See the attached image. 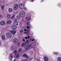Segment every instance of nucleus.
I'll use <instances>...</instances> for the list:
<instances>
[{
  "mask_svg": "<svg viewBox=\"0 0 61 61\" xmlns=\"http://www.w3.org/2000/svg\"><path fill=\"white\" fill-rule=\"evenodd\" d=\"M10 33L8 32L6 34V36L8 38H10L12 37V34L13 35H14L15 34L16 31L15 30H11L10 31Z\"/></svg>",
  "mask_w": 61,
  "mask_h": 61,
  "instance_id": "nucleus-1",
  "label": "nucleus"
},
{
  "mask_svg": "<svg viewBox=\"0 0 61 61\" xmlns=\"http://www.w3.org/2000/svg\"><path fill=\"white\" fill-rule=\"evenodd\" d=\"M19 15L20 17H23L25 15V12L24 11L20 12L19 14Z\"/></svg>",
  "mask_w": 61,
  "mask_h": 61,
  "instance_id": "nucleus-2",
  "label": "nucleus"
},
{
  "mask_svg": "<svg viewBox=\"0 0 61 61\" xmlns=\"http://www.w3.org/2000/svg\"><path fill=\"white\" fill-rule=\"evenodd\" d=\"M19 7L21 9H24L25 8L24 5L22 3H20L19 5Z\"/></svg>",
  "mask_w": 61,
  "mask_h": 61,
  "instance_id": "nucleus-3",
  "label": "nucleus"
},
{
  "mask_svg": "<svg viewBox=\"0 0 61 61\" xmlns=\"http://www.w3.org/2000/svg\"><path fill=\"white\" fill-rule=\"evenodd\" d=\"M18 5L17 4H15L14 7V10H16L18 8Z\"/></svg>",
  "mask_w": 61,
  "mask_h": 61,
  "instance_id": "nucleus-4",
  "label": "nucleus"
},
{
  "mask_svg": "<svg viewBox=\"0 0 61 61\" xmlns=\"http://www.w3.org/2000/svg\"><path fill=\"white\" fill-rule=\"evenodd\" d=\"M14 25L15 26H16L18 25V23L16 20H15L14 22Z\"/></svg>",
  "mask_w": 61,
  "mask_h": 61,
  "instance_id": "nucleus-5",
  "label": "nucleus"
},
{
  "mask_svg": "<svg viewBox=\"0 0 61 61\" xmlns=\"http://www.w3.org/2000/svg\"><path fill=\"white\" fill-rule=\"evenodd\" d=\"M0 25H5V22L4 21H1L0 22Z\"/></svg>",
  "mask_w": 61,
  "mask_h": 61,
  "instance_id": "nucleus-6",
  "label": "nucleus"
},
{
  "mask_svg": "<svg viewBox=\"0 0 61 61\" xmlns=\"http://www.w3.org/2000/svg\"><path fill=\"white\" fill-rule=\"evenodd\" d=\"M17 28L16 27L15 25H13L11 27V28L13 30H16Z\"/></svg>",
  "mask_w": 61,
  "mask_h": 61,
  "instance_id": "nucleus-7",
  "label": "nucleus"
},
{
  "mask_svg": "<svg viewBox=\"0 0 61 61\" xmlns=\"http://www.w3.org/2000/svg\"><path fill=\"white\" fill-rule=\"evenodd\" d=\"M13 10L12 8H10L8 9V12L9 13H12L13 12Z\"/></svg>",
  "mask_w": 61,
  "mask_h": 61,
  "instance_id": "nucleus-8",
  "label": "nucleus"
},
{
  "mask_svg": "<svg viewBox=\"0 0 61 61\" xmlns=\"http://www.w3.org/2000/svg\"><path fill=\"white\" fill-rule=\"evenodd\" d=\"M1 38L3 40H5V36L3 35L1 36Z\"/></svg>",
  "mask_w": 61,
  "mask_h": 61,
  "instance_id": "nucleus-9",
  "label": "nucleus"
},
{
  "mask_svg": "<svg viewBox=\"0 0 61 61\" xmlns=\"http://www.w3.org/2000/svg\"><path fill=\"white\" fill-rule=\"evenodd\" d=\"M11 23H12V21L11 20H10L7 21V25H10L11 24Z\"/></svg>",
  "mask_w": 61,
  "mask_h": 61,
  "instance_id": "nucleus-10",
  "label": "nucleus"
},
{
  "mask_svg": "<svg viewBox=\"0 0 61 61\" xmlns=\"http://www.w3.org/2000/svg\"><path fill=\"white\" fill-rule=\"evenodd\" d=\"M44 59L45 61H48V59L47 57L46 56H45L44 57Z\"/></svg>",
  "mask_w": 61,
  "mask_h": 61,
  "instance_id": "nucleus-11",
  "label": "nucleus"
},
{
  "mask_svg": "<svg viewBox=\"0 0 61 61\" xmlns=\"http://www.w3.org/2000/svg\"><path fill=\"white\" fill-rule=\"evenodd\" d=\"M18 41V40L17 39H15L13 40V42L15 44H16V43H17V42Z\"/></svg>",
  "mask_w": 61,
  "mask_h": 61,
  "instance_id": "nucleus-12",
  "label": "nucleus"
},
{
  "mask_svg": "<svg viewBox=\"0 0 61 61\" xmlns=\"http://www.w3.org/2000/svg\"><path fill=\"white\" fill-rule=\"evenodd\" d=\"M28 48L30 49L33 48V47L32 46V45L31 44L29 45L28 46Z\"/></svg>",
  "mask_w": 61,
  "mask_h": 61,
  "instance_id": "nucleus-13",
  "label": "nucleus"
},
{
  "mask_svg": "<svg viewBox=\"0 0 61 61\" xmlns=\"http://www.w3.org/2000/svg\"><path fill=\"white\" fill-rule=\"evenodd\" d=\"M6 17L7 18H10L11 17V15L10 14H8L7 15Z\"/></svg>",
  "mask_w": 61,
  "mask_h": 61,
  "instance_id": "nucleus-14",
  "label": "nucleus"
},
{
  "mask_svg": "<svg viewBox=\"0 0 61 61\" xmlns=\"http://www.w3.org/2000/svg\"><path fill=\"white\" fill-rule=\"evenodd\" d=\"M23 57H26L27 58H28V56H27V55H26L25 54H24L23 55Z\"/></svg>",
  "mask_w": 61,
  "mask_h": 61,
  "instance_id": "nucleus-15",
  "label": "nucleus"
},
{
  "mask_svg": "<svg viewBox=\"0 0 61 61\" xmlns=\"http://www.w3.org/2000/svg\"><path fill=\"white\" fill-rule=\"evenodd\" d=\"M58 61H61V58L60 57H58L57 58Z\"/></svg>",
  "mask_w": 61,
  "mask_h": 61,
  "instance_id": "nucleus-16",
  "label": "nucleus"
},
{
  "mask_svg": "<svg viewBox=\"0 0 61 61\" xmlns=\"http://www.w3.org/2000/svg\"><path fill=\"white\" fill-rule=\"evenodd\" d=\"M25 45H26V43H24L21 45V46L22 47L25 46Z\"/></svg>",
  "mask_w": 61,
  "mask_h": 61,
  "instance_id": "nucleus-17",
  "label": "nucleus"
},
{
  "mask_svg": "<svg viewBox=\"0 0 61 61\" xmlns=\"http://www.w3.org/2000/svg\"><path fill=\"white\" fill-rule=\"evenodd\" d=\"M19 53H18L17 55L16 58H18L19 57Z\"/></svg>",
  "mask_w": 61,
  "mask_h": 61,
  "instance_id": "nucleus-18",
  "label": "nucleus"
},
{
  "mask_svg": "<svg viewBox=\"0 0 61 61\" xmlns=\"http://www.w3.org/2000/svg\"><path fill=\"white\" fill-rule=\"evenodd\" d=\"M15 15H14L11 18V19H13V18H14L15 17Z\"/></svg>",
  "mask_w": 61,
  "mask_h": 61,
  "instance_id": "nucleus-19",
  "label": "nucleus"
},
{
  "mask_svg": "<svg viewBox=\"0 0 61 61\" xmlns=\"http://www.w3.org/2000/svg\"><path fill=\"white\" fill-rule=\"evenodd\" d=\"M4 5H2L1 6V7L2 9H4Z\"/></svg>",
  "mask_w": 61,
  "mask_h": 61,
  "instance_id": "nucleus-20",
  "label": "nucleus"
},
{
  "mask_svg": "<svg viewBox=\"0 0 61 61\" xmlns=\"http://www.w3.org/2000/svg\"><path fill=\"white\" fill-rule=\"evenodd\" d=\"M23 31H23L22 30H21L20 31V32L22 33H23Z\"/></svg>",
  "mask_w": 61,
  "mask_h": 61,
  "instance_id": "nucleus-21",
  "label": "nucleus"
},
{
  "mask_svg": "<svg viewBox=\"0 0 61 61\" xmlns=\"http://www.w3.org/2000/svg\"><path fill=\"white\" fill-rule=\"evenodd\" d=\"M9 57H11V58L13 57V56H12V54H11L10 55Z\"/></svg>",
  "mask_w": 61,
  "mask_h": 61,
  "instance_id": "nucleus-22",
  "label": "nucleus"
},
{
  "mask_svg": "<svg viewBox=\"0 0 61 61\" xmlns=\"http://www.w3.org/2000/svg\"><path fill=\"white\" fill-rule=\"evenodd\" d=\"M21 51H22V49H20L19 50V53H20L21 52Z\"/></svg>",
  "mask_w": 61,
  "mask_h": 61,
  "instance_id": "nucleus-23",
  "label": "nucleus"
},
{
  "mask_svg": "<svg viewBox=\"0 0 61 61\" xmlns=\"http://www.w3.org/2000/svg\"><path fill=\"white\" fill-rule=\"evenodd\" d=\"M17 50H15L14 51V53H17Z\"/></svg>",
  "mask_w": 61,
  "mask_h": 61,
  "instance_id": "nucleus-24",
  "label": "nucleus"
},
{
  "mask_svg": "<svg viewBox=\"0 0 61 61\" xmlns=\"http://www.w3.org/2000/svg\"><path fill=\"white\" fill-rule=\"evenodd\" d=\"M31 19V16H30V17L28 19V21L30 20Z\"/></svg>",
  "mask_w": 61,
  "mask_h": 61,
  "instance_id": "nucleus-25",
  "label": "nucleus"
},
{
  "mask_svg": "<svg viewBox=\"0 0 61 61\" xmlns=\"http://www.w3.org/2000/svg\"><path fill=\"white\" fill-rule=\"evenodd\" d=\"M27 25H30V22H27Z\"/></svg>",
  "mask_w": 61,
  "mask_h": 61,
  "instance_id": "nucleus-26",
  "label": "nucleus"
},
{
  "mask_svg": "<svg viewBox=\"0 0 61 61\" xmlns=\"http://www.w3.org/2000/svg\"><path fill=\"white\" fill-rule=\"evenodd\" d=\"M29 42V41H28V40L27 41H26V43L27 44V43H28V42Z\"/></svg>",
  "mask_w": 61,
  "mask_h": 61,
  "instance_id": "nucleus-27",
  "label": "nucleus"
},
{
  "mask_svg": "<svg viewBox=\"0 0 61 61\" xmlns=\"http://www.w3.org/2000/svg\"><path fill=\"white\" fill-rule=\"evenodd\" d=\"M28 49H30L28 47H27L26 49V50H28Z\"/></svg>",
  "mask_w": 61,
  "mask_h": 61,
  "instance_id": "nucleus-28",
  "label": "nucleus"
},
{
  "mask_svg": "<svg viewBox=\"0 0 61 61\" xmlns=\"http://www.w3.org/2000/svg\"><path fill=\"white\" fill-rule=\"evenodd\" d=\"M27 29H29L30 28V26H28L27 27Z\"/></svg>",
  "mask_w": 61,
  "mask_h": 61,
  "instance_id": "nucleus-29",
  "label": "nucleus"
},
{
  "mask_svg": "<svg viewBox=\"0 0 61 61\" xmlns=\"http://www.w3.org/2000/svg\"><path fill=\"white\" fill-rule=\"evenodd\" d=\"M27 38L28 39H29L30 38V37L29 36H27Z\"/></svg>",
  "mask_w": 61,
  "mask_h": 61,
  "instance_id": "nucleus-30",
  "label": "nucleus"
},
{
  "mask_svg": "<svg viewBox=\"0 0 61 61\" xmlns=\"http://www.w3.org/2000/svg\"><path fill=\"white\" fill-rule=\"evenodd\" d=\"M35 41V39H33L32 40H31L32 42H33V41Z\"/></svg>",
  "mask_w": 61,
  "mask_h": 61,
  "instance_id": "nucleus-31",
  "label": "nucleus"
},
{
  "mask_svg": "<svg viewBox=\"0 0 61 61\" xmlns=\"http://www.w3.org/2000/svg\"><path fill=\"white\" fill-rule=\"evenodd\" d=\"M23 42H25V39H23Z\"/></svg>",
  "mask_w": 61,
  "mask_h": 61,
  "instance_id": "nucleus-32",
  "label": "nucleus"
},
{
  "mask_svg": "<svg viewBox=\"0 0 61 61\" xmlns=\"http://www.w3.org/2000/svg\"><path fill=\"white\" fill-rule=\"evenodd\" d=\"M24 31H27V30L26 29H25L24 30Z\"/></svg>",
  "mask_w": 61,
  "mask_h": 61,
  "instance_id": "nucleus-33",
  "label": "nucleus"
},
{
  "mask_svg": "<svg viewBox=\"0 0 61 61\" xmlns=\"http://www.w3.org/2000/svg\"><path fill=\"white\" fill-rule=\"evenodd\" d=\"M25 39H27V37H25Z\"/></svg>",
  "mask_w": 61,
  "mask_h": 61,
  "instance_id": "nucleus-34",
  "label": "nucleus"
},
{
  "mask_svg": "<svg viewBox=\"0 0 61 61\" xmlns=\"http://www.w3.org/2000/svg\"><path fill=\"white\" fill-rule=\"evenodd\" d=\"M27 32H30V30H27Z\"/></svg>",
  "mask_w": 61,
  "mask_h": 61,
  "instance_id": "nucleus-35",
  "label": "nucleus"
},
{
  "mask_svg": "<svg viewBox=\"0 0 61 61\" xmlns=\"http://www.w3.org/2000/svg\"><path fill=\"white\" fill-rule=\"evenodd\" d=\"M26 9H27L25 7H24V9H25V10H26Z\"/></svg>",
  "mask_w": 61,
  "mask_h": 61,
  "instance_id": "nucleus-36",
  "label": "nucleus"
},
{
  "mask_svg": "<svg viewBox=\"0 0 61 61\" xmlns=\"http://www.w3.org/2000/svg\"><path fill=\"white\" fill-rule=\"evenodd\" d=\"M2 17H3L1 15H0V17L2 18Z\"/></svg>",
  "mask_w": 61,
  "mask_h": 61,
  "instance_id": "nucleus-37",
  "label": "nucleus"
},
{
  "mask_svg": "<svg viewBox=\"0 0 61 61\" xmlns=\"http://www.w3.org/2000/svg\"><path fill=\"white\" fill-rule=\"evenodd\" d=\"M29 32H28V31H27V35L28 34H29Z\"/></svg>",
  "mask_w": 61,
  "mask_h": 61,
  "instance_id": "nucleus-38",
  "label": "nucleus"
},
{
  "mask_svg": "<svg viewBox=\"0 0 61 61\" xmlns=\"http://www.w3.org/2000/svg\"><path fill=\"white\" fill-rule=\"evenodd\" d=\"M33 0H31L30 1V2H34V1H33Z\"/></svg>",
  "mask_w": 61,
  "mask_h": 61,
  "instance_id": "nucleus-39",
  "label": "nucleus"
},
{
  "mask_svg": "<svg viewBox=\"0 0 61 61\" xmlns=\"http://www.w3.org/2000/svg\"><path fill=\"white\" fill-rule=\"evenodd\" d=\"M55 54H58V53H55Z\"/></svg>",
  "mask_w": 61,
  "mask_h": 61,
  "instance_id": "nucleus-40",
  "label": "nucleus"
},
{
  "mask_svg": "<svg viewBox=\"0 0 61 61\" xmlns=\"http://www.w3.org/2000/svg\"><path fill=\"white\" fill-rule=\"evenodd\" d=\"M30 41H32V39H30Z\"/></svg>",
  "mask_w": 61,
  "mask_h": 61,
  "instance_id": "nucleus-41",
  "label": "nucleus"
},
{
  "mask_svg": "<svg viewBox=\"0 0 61 61\" xmlns=\"http://www.w3.org/2000/svg\"><path fill=\"white\" fill-rule=\"evenodd\" d=\"M21 61H25V60H21Z\"/></svg>",
  "mask_w": 61,
  "mask_h": 61,
  "instance_id": "nucleus-42",
  "label": "nucleus"
},
{
  "mask_svg": "<svg viewBox=\"0 0 61 61\" xmlns=\"http://www.w3.org/2000/svg\"><path fill=\"white\" fill-rule=\"evenodd\" d=\"M24 34H26V32H24Z\"/></svg>",
  "mask_w": 61,
  "mask_h": 61,
  "instance_id": "nucleus-43",
  "label": "nucleus"
},
{
  "mask_svg": "<svg viewBox=\"0 0 61 61\" xmlns=\"http://www.w3.org/2000/svg\"><path fill=\"white\" fill-rule=\"evenodd\" d=\"M20 45V43H18V45Z\"/></svg>",
  "mask_w": 61,
  "mask_h": 61,
  "instance_id": "nucleus-44",
  "label": "nucleus"
},
{
  "mask_svg": "<svg viewBox=\"0 0 61 61\" xmlns=\"http://www.w3.org/2000/svg\"><path fill=\"white\" fill-rule=\"evenodd\" d=\"M24 61H27V60H25Z\"/></svg>",
  "mask_w": 61,
  "mask_h": 61,
  "instance_id": "nucleus-45",
  "label": "nucleus"
},
{
  "mask_svg": "<svg viewBox=\"0 0 61 61\" xmlns=\"http://www.w3.org/2000/svg\"><path fill=\"white\" fill-rule=\"evenodd\" d=\"M26 19H27V17H26Z\"/></svg>",
  "mask_w": 61,
  "mask_h": 61,
  "instance_id": "nucleus-46",
  "label": "nucleus"
},
{
  "mask_svg": "<svg viewBox=\"0 0 61 61\" xmlns=\"http://www.w3.org/2000/svg\"><path fill=\"white\" fill-rule=\"evenodd\" d=\"M15 55H16V54H15Z\"/></svg>",
  "mask_w": 61,
  "mask_h": 61,
  "instance_id": "nucleus-47",
  "label": "nucleus"
}]
</instances>
